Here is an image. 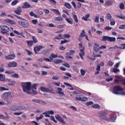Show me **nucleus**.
Here are the masks:
<instances>
[{"label":"nucleus","instance_id":"43","mask_svg":"<svg viewBox=\"0 0 125 125\" xmlns=\"http://www.w3.org/2000/svg\"><path fill=\"white\" fill-rule=\"evenodd\" d=\"M116 47H118V48H119V49H125V44H122L121 45L120 47L116 46Z\"/></svg>","mask_w":125,"mask_h":125},{"label":"nucleus","instance_id":"34","mask_svg":"<svg viewBox=\"0 0 125 125\" xmlns=\"http://www.w3.org/2000/svg\"><path fill=\"white\" fill-rule=\"evenodd\" d=\"M108 42H116V38L109 37Z\"/></svg>","mask_w":125,"mask_h":125},{"label":"nucleus","instance_id":"41","mask_svg":"<svg viewBox=\"0 0 125 125\" xmlns=\"http://www.w3.org/2000/svg\"><path fill=\"white\" fill-rule=\"evenodd\" d=\"M4 90H9V89L6 88L3 86H0V91H3Z\"/></svg>","mask_w":125,"mask_h":125},{"label":"nucleus","instance_id":"14","mask_svg":"<svg viewBox=\"0 0 125 125\" xmlns=\"http://www.w3.org/2000/svg\"><path fill=\"white\" fill-rule=\"evenodd\" d=\"M14 12L17 14V15H20L21 12H22V8L21 7L19 6L16 10H15Z\"/></svg>","mask_w":125,"mask_h":125},{"label":"nucleus","instance_id":"37","mask_svg":"<svg viewBox=\"0 0 125 125\" xmlns=\"http://www.w3.org/2000/svg\"><path fill=\"white\" fill-rule=\"evenodd\" d=\"M63 20V19L61 17H57L55 18V21H62Z\"/></svg>","mask_w":125,"mask_h":125},{"label":"nucleus","instance_id":"12","mask_svg":"<svg viewBox=\"0 0 125 125\" xmlns=\"http://www.w3.org/2000/svg\"><path fill=\"white\" fill-rule=\"evenodd\" d=\"M75 51L74 50H70L69 52L66 53L67 58L69 59H73V57L70 56V55H74V53H75Z\"/></svg>","mask_w":125,"mask_h":125},{"label":"nucleus","instance_id":"62","mask_svg":"<svg viewBox=\"0 0 125 125\" xmlns=\"http://www.w3.org/2000/svg\"><path fill=\"white\" fill-rule=\"evenodd\" d=\"M87 98L86 97H83V98H82V102H85V101H87Z\"/></svg>","mask_w":125,"mask_h":125},{"label":"nucleus","instance_id":"54","mask_svg":"<svg viewBox=\"0 0 125 125\" xmlns=\"http://www.w3.org/2000/svg\"><path fill=\"white\" fill-rule=\"evenodd\" d=\"M115 24H116V22H115V20L114 19L111 20V21H110L111 26H114Z\"/></svg>","mask_w":125,"mask_h":125},{"label":"nucleus","instance_id":"23","mask_svg":"<svg viewBox=\"0 0 125 125\" xmlns=\"http://www.w3.org/2000/svg\"><path fill=\"white\" fill-rule=\"evenodd\" d=\"M110 37L104 36L102 38V41L103 42H109Z\"/></svg>","mask_w":125,"mask_h":125},{"label":"nucleus","instance_id":"7","mask_svg":"<svg viewBox=\"0 0 125 125\" xmlns=\"http://www.w3.org/2000/svg\"><path fill=\"white\" fill-rule=\"evenodd\" d=\"M11 111H13V112H16V111H22L24 110V107L21 106H13L10 108Z\"/></svg>","mask_w":125,"mask_h":125},{"label":"nucleus","instance_id":"32","mask_svg":"<svg viewBox=\"0 0 125 125\" xmlns=\"http://www.w3.org/2000/svg\"><path fill=\"white\" fill-rule=\"evenodd\" d=\"M33 42L32 41H26V43H27V46L29 47H31L32 45H33Z\"/></svg>","mask_w":125,"mask_h":125},{"label":"nucleus","instance_id":"26","mask_svg":"<svg viewBox=\"0 0 125 125\" xmlns=\"http://www.w3.org/2000/svg\"><path fill=\"white\" fill-rule=\"evenodd\" d=\"M105 18H106L107 20H109V21H112V16L110 13H107L106 14V16Z\"/></svg>","mask_w":125,"mask_h":125},{"label":"nucleus","instance_id":"59","mask_svg":"<svg viewBox=\"0 0 125 125\" xmlns=\"http://www.w3.org/2000/svg\"><path fill=\"white\" fill-rule=\"evenodd\" d=\"M32 23L34 24V25H36L38 23V20H32L31 21Z\"/></svg>","mask_w":125,"mask_h":125},{"label":"nucleus","instance_id":"15","mask_svg":"<svg viewBox=\"0 0 125 125\" xmlns=\"http://www.w3.org/2000/svg\"><path fill=\"white\" fill-rule=\"evenodd\" d=\"M42 48V46L41 45H39L38 46H35L34 47V51L35 53V54H38V52L37 51H40L41 49Z\"/></svg>","mask_w":125,"mask_h":125},{"label":"nucleus","instance_id":"1","mask_svg":"<svg viewBox=\"0 0 125 125\" xmlns=\"http://www.w3.org/2000/svg\"><path fill=\"white\" fill-rule=\"evenodd\" d=\"M38 86V84L34 83L32 86V83L31 82H26V83H21V86L23 88V91L24 92H26L28 94H34V95H36V94H38V92L37 91H35L34 89H37L36 86ZM31 87H32L33 89L32 90V92H31Z\"/></svg>","mask_w":125,"mask_h":125},{"label":"nucleus","instance_id":"5","mask_svg":"<svg viewBox=\"0 0 125 125\" xmlns=\"http://www.w3.org/2000/svg\"><path fill=\"white\" fill-rule=\"evenodd\" d=\"M99 117L101 119V120H104L107 121V116H108V113L104 111H100L99 112Z\"/></svg>","mask_w":125,"mask_h":125},{"label":"nucleus","instance_id":"10","mask_svg":"<svg viewBox=\"0 0 125 125\" xmlns=\"http://www.w3.org/2000/svg\"><path fill=\"white\" fill-rule=\"evenodd\" d=\"M8 67L9 68H15L17 67V62H10L8 64Z\"/></svg>","mask_w":125,"mask_h":125},{"label":"nucleus","instance_id":"13","mask_svg":"<svg viewBox=\"0 0 125 125\" xmlns=\"http://www.w3.org/2000/svg\"><path fill=\"white\" fill-rule=\"evenodd\" d=\"M72 16L75 23H79V19H78V16H77V13L73 12L72 13Z\"/></svg>","mask_w":125,"mask_h":125},{"label":"nucleus","instance_id":"52","mask_svg":"<svg viewBox=\"0 0 125 125\" xmlns=\"http://www.w3.org/2000/svg\"><path fill=\"white\" fill-rule=\"evenodd\" d=\"M66 42H69V41L67 40H64L61 41L60 44H63V43H66Z\"/></svg>","mask_w":125,"mask_h":125},{"label":"nucleus","instance_id":"27","mask_svg":"<svg viewBox=\"0 0 125 125\" xmlns=\"http://www.w3.org/2000/svg\"><path fill=\"white\" fill-rule=\"evenodd\" d=\"M5 103L6 105H9V104H11L12 103V100L11 99H6V100L5 101Z\"/></svg>","mask_w":125,"mask_h":125},{"label":"nucleus","instance_id":"6","mask_svg":"<svg viewBox=\"0 0 125 125\" xmlns=\"http://www.w3.org/2000/svg\"><path fill=\"white\" fill-rule=\"evenodd\" d=\"M40 90L41 91H42L43 92H46L47 93H53V89H52V88L50 89L49 88L42 86L40 87Z\"/></svg>","mask_w":125,"mask_h":125},{"label":"nucleus","instance_id":"56","mask_svg":"<svg viewBox=\"0 0 125 125\" xmlns=\"http://www.w3.org/2000/svg\"><path fill=\"white\" fill-rule=\"evenodd\" d=\"M49 2H50V3H53L54 5H55L56 4V2L55 0H48Z\"/></svg>","mask_w":125,"mask_h":125},{"label":"nucleus","instance_id":"45","mask_svg":"<svg viewBox=\"0 0 125 125\" xmlns=\"http://www.w3.org/2000/svg\"><path fill=\"white\" fill-rule=\"evenodd\" d=\"M32 39L33 40L32 42H33L34 43H37V42H38V40L37 39V38H36L35 36H32Z\"/></svg>","mask_w":125,"mask_h":125},{"label":"nucleus","instance_id":"20","mask_svg":"<svg viewBox=\"0 0 125 125\" xmlns=\"http://www.w3.org/2000/svg\"><path fill=\"white\" fill-rule=\"evenodd\" d=\"M30 7H31V5H30L28 2H25L22 8H30Z\"/></svg>","mask_w":125,"mask_h":125},{"label":"nucleus","instance_id":"25","mask_svg":"<svg viewBox=\"0 0 125 125\" xmlns=\"http://www.w3.org/2000/svg\"><path fill=\"white\" fill-rule=\"evenodd\" d=\"M58 56L57 55H55L54 53H52L49 57V58L51 60H53V58H57Z\"/></svg>","mask_w":125,"mask_h":125},{"label":"nucleus","instance_id":"31","mask_svg":"<svg viewBox=\"0 0 125 125\" xmlns=\"http://www.w3.org/2000/svg\"><path fill=\"white\" fill-rule=\"evenodd\" d=\"M58 37H56L54 39H55V40H58V41H60V40H62L63 37H62V34H59Z\"/></svg>","mask_w":125,"mask_h":125},{"label":"nucleus","instance_id":"22","mask_svg":"<svg viewBox=\"0 0 125 125\" xmlns=\"http://www.w3.org/2000/svg\"><path fill=\"white\" fill-rule=\"evenodd\" d=\"M117 120L116 116H112L109 117V122H114V121H116Z\"/></svg>","mask_w":125,"mask_h":125},{"label":"nucleus","instance_id":"47","mask_svg":"<svg viewBox=\"0 0 125 125\" xmlns=\"http://www.w3.org/2000/svg\"><path fill=\"white\" fill-rule=\"evenodd\" d=\"M6 22H7V23H9L11 25H13L14 24L13 21L11 20H6Z\"/></svg>","mask_w":125,"mask_h":125},{"label":"nucleus","instance_id":"33","mask_svg":"<svg viewBox=\"0 0 125 125\" xmlns=\"http://www.w3.org/2000/svg\"><path fill=\"white\" fill-rule=\"evenodd\" d=\"M91 107H92V108H94V109H99L100 108V105H99V104H92L91 105Z\"/></svg>","mask_w":125,"mask_h":125},{"label":"nucleus","instance_id":"36","mask_svg":"<svg viewBox=\"0 0 125 125\" xmlns=\"http://www.w3.org/2000/svg\"><path fill=\"white\" fill-rule=\"evenodd\" d=\"M112 4H113V1H112L107 0L105 2V5H108V6H110V5H112Z\"/></svg>","mask_w":125,"mask_h":125},{"label":"nucleus","instance_id":"61","mask_svg":"<svg viewBox=\"0 0 125 125\" xmlns=\"http://www.w3.org/2000/svg\"><path fill=\"white\" fill-rule=\"evenodd\" d=\"M71 4H72L74 8H77V5H76V2H75V1H72L71 2Z\"/></svg>","mask_w":125,"mask_h":125},{"label":"nucleus","instance_id":"4","mask_svg":"<svg viewBox=\"0 0 125 125\" xmlns=\"http://www.w3.org/2000/svg\"><path fill=\"white\" fill-rule=\"evenodd\" d=\"M0 28L1 29L0 33L3 35H4L5 34H7L8 32L10 31L9 27L6 25H1L0 26Z\"/></svg>","mask_w":125,"mask_h":125},{"label":"nucleus","instance_id":"40","mask_svg":"<svg viewBox=\"0 0 125 125\" xmlns=\"http://www.w3.org/2000/svg\"><path fill=\"white\" fill-rule=\"evenodd\" d=\"M54 63H56V64H60V63H62V62H63V61L61 60H56L54 61Z\"/></svg>","mask_w":125,"mask_h":125},{"label":"nucleus","instance_id":"19","mask_svg":"<svg viewBox=\"0 0 125 125\" xmlns=\"http://www.w3.org/2000/svg\"><path fill=\"white\" fill-rule=\"evenodd\" d=\"M58 93L60 94V95H62V96H65V94L64 93V92H62V90H63V89H62V88H58Z\"/></svg>","mask_w":125,"mask_h":125},{"label":"nucleus","instance_id":"60","mask_svg":"<svg viewBox=\"0 0 125 125\" xmlns=\"http://www.w3.org/2000/svg\"><path fill=\"white\" fill-rule=\"evenodd\" d=\"M63 37L66 39H69L71 37V36L69 34H64Z\"/></svg>","mask_w":125,"mask_h":125},{"label":"nucleus","instance_id":"21","mask_svg":"<svg viewBox=\"0 0 125 125\" xmlns=\"http://www.w3.org/2000/svg\"><path fill=\"white\" fill-rule=\"evenodd\" d=\"M80 52L81 53L79 54V56H80L81 58L82 59H83V57L84 56V50H83V49H80Z\"/></svg>","mask_w":125,"mask_h":125},{"label":"nucleus","instance_id":"29","mask_svg":"<svg viewBox=\"0 0 125 125\" xmlns=\"http://www.w3.org/2000/svg\"><path fill=\"white\" fill-rule=\"evenodd\" d=\"M85 31L84 30H83L81 33H80V35L79 36V38L80 39H82V38H83V37H85Z\"/></svg>","mask_w":125,"mask_h":125},{"label":"nucleus","instance_id":"51","mask_svg":"<svg viewBox=\"0 0 125 125\" xmlns=\"http://www.w3.org/2000/svg\"><path fill=\"white\" fill-rule=\"evenodd\" d=\"M12 78H15L16 79H18L19 78V75L17 73H15L13 75H12Z\"/></svg>","mask_w":125,"mask_h":125},{"label":"nucleus","instance_id":"8","mask_svg":"<svg viewBox=\"0 0 125 125\" xmlns=\"http://www.w3.org/2000/svg\"><path fill=\"white\" fill-rule=\"evenodd\" d=\"M19 24L21 26H22V27H24V28H28L30 25L29 24V23H27V22L24 21H19Z\"/></svg>","mask_w":125,"mask_h":125},{"label":"nucleus","instance_id":"55","mask_svg":"<svg viewBox=\"0 0 125 125\" xmlns=\"http://www.w3.org/2000/svg\"><path fill=\"white\" fill-rule=\"evenodd\" d=\"M85 70H83V69H81V75L82 76H84V75H85Z\"/></svg>","mask_w":125,"mask_h":125},{"label":"nucleus","instance_id":"35","mask_svg":"<svg viewBox=\"0 0 125 125\" xmlns=\"http://www.w3.org/2000/svg\"><path fill=\"white\" fill-rule=\"evenodd\" d=\"M65 20L69 24H73V21H72L71 19H70L68 18H66Z\"/></svg>","mask_w":125,"mask_h":125},{"label":"nucleus","instance_id":"46","mask_svg":"<svg viewBox=\"0 0 125 125\" xmlns=\"http://www.w3.org/2000/svg\"><path fill=\"white\" fill-rule=\"evenodd\" d=\"M119 8H120V9H122V10L125 9V5L124 4V3H121L119 5Z\"/></svg>","mask_w":125,"mask_h":125},{"label":"nucleus","instance_id":"30","mask_svg":"<svg viewBox=\"0 0 125 125\" xmlns=\"http://www.w3.org/2000/svg\"><path fill=\"white\" fill-rule=\"evenodd\" d=\"M64 6L66 7V8H68V9H71L72 8V6L69 3L65 2L64 3Z\"/></svg>","mask_w":125,"mask_h":125},{"label":"nucleus","instance_id":"39","mask_svg":"<svg viewBox=\"0 0 125 125\" xmlns=\"http://www.w3.org/2000/svg\"><path fill=\"white\" fill-rule=\"evenodd\" d=\"M116 17L117 18H120V19H125V16L123 15H120V16L117 15L116 16Z\"/></svg>","mask_w":125,"mask_h":125},{"label":"nucleus","instance_id":"3","mask_svg":"<svg viewBox=\"0 0 125 125\" xmlns=\"http://www.w3.org/2000/svg\"><path fill=\"white\" fill-rule=\"evenodd\" d=\"M13 93L12 92H5L1 95L2 98L4 99H11L13 97Z\"/></svg>","mask_w":125,"mask_h":125},{"label":"nucleus","instance_id":"57","mask_svg":"<svg viewBox=\"0 0 125 125\" xmlns=\"http://www.w3.org/2000/svg\"><path fill=\"white\" fill-rule=\"evenodd\" d=\"M93 104V102L90 101L89 102H87L86 104V106H90V105H92Z\"/></svg>","mask_w":125,"mask_h":125},{"label":"nucleus","instance_id":"58","mask_svg":"<svg viewBox=\"0 0 125 125\" xmlns=\"http://www.w3.org/2000/svg\"><path fill=\"white\" fill-rule=\"evenodd\" d=\"M14 71H5L6 74H8V75H11V74H14Z\"/></svg>","mask_w":125,"mask_h":125},{"label":"nucleus","instance_id":"28","mask_svg":"<svg viewBox=\"0 0 125 125\" xmlns=\"http://www.w3.org/2000/svg\"><path fill=\"white\" fill-rule=\"evenodd\" d=\"M89 14L86 15L84 17H82V20H84V21H87L88 19L89 18Z\"/></svg>","mask_w":125,"mask_h":125},{"label":"nucleus","instance_id":"2","mask_svg":"<svg viewBox=\"0 0 125 125\" xmlns=\"http://www.w3.org/2000/svg\"><path fill=\"white\" fill-rule=\"evenodd\" d=\"M124 89H123L120 86H114L112 90V93L113 94H118L121 95H125V92L123 91Z\"/></svg>","mask_w":125,"mask_h":125},{"label":"nucleus","instance_id":"9","mask_svg":"<svg viewBox=\"0 0 125 125\" xmlns=\"http://www.w3.org/2000/svg\"><path fill=\"white\" fill-rule=\"evenodd\" d=\"M15 57H16L15 54H13L5 56V59H6V60H13V59H15Z\"/></svg>","mask_w":125,"mask_h":125},{"label":"nucleus","instance_id":"48","mask_svg":"<svg viewBox=\"0 0 125 125\" xmlns=\"http://www.w3.org/2000/svg\"><path fill=\"white\" fill-rule=\"evenodd\" d=\"M22 113H23V112L20 111L19 112H14V115L16 116H20V115H22Z\"/></svg>","mask_w":125,"mask_h":125},{"label":"nucleus","instance_id":"16","mask_svg":"<svg viewBox=\"0 0 125 125\" xmlns=\"http://www.w3.org/2000/svg\"><path fill=\"white\" fill-rule=\"evenodd\" d=\"M32 102H35V103H38L39 104H41L42 105H44V104H45V102L41 101V100H37V99H33L32 100Z\"/></svg>","mask_w":125,"mask_h":125},{"label":"nucleus","instance_id":"44","mask_svg":"<svg viewBox=\"0 0 125 125\" xmlns=\"http://www.w3.org/2000/svg\"><path fill=\"white\" fill-rule=\"evenodd\" d=\"M112 72H113L115 74H117V73H118V72H120V69H119L118 68H113L112 69Z\"/></svg>","mask_w":125,"mask_h":125},{"label":"nucleus","instance_id":"42","mask_svg":"<svg viewBox=\"0 0 125 125\" xmlns=\"http://www.w3.org/2000/svg\"><path fill=\"white\" fill-rule=\"evenodd\" d=\"M0 81L1 82H4L5 81V78L3 77V75L2 74H0Z\"/></svg>","mask_w":125,"mask_h":125},{"label":"nucleus","instance_id":"17","mask_svg":"<svg viewBox=\"0 0 125 125\" xmlns=\"http://www.w3.org/2000/svg\"><path fill=\"white\" fill-rule=\"evenodd\" d=\"M7 81L8 82L9 85H14L16 83L15 81H13L10 79H7Z\"/></svg>","mask_w":125,"mask_h":125},{"label":"nucleus","instance_id":"24","mask_svg":"<svg viewBox=\"0 0 125 125\" xmlns=\"http://www.w3.org/2000/svg\"><path fill=\"white\" fill-rule=\"evenodd\" d=\"M29 15H30L32 17H35V18H39V16H38V15L34 13V12L31 11L29 13Z\"/></svg>","mask_w":125,"mask_h":125},{"label":"nucleus","instance_id":"11","mask_svg":"<svg viewBox=\"0 0 125 125\" xmlns=\"http://www.w3.org/2000/svg\"><path fill=\"white\" fill-rule=\"evenodd\" d=\"M55 118L58 121L62 123V124H63V125H65L66 124L65 121H64V120L62 119V117H61V116H60L59 114H57V116H55Z\"/></svg>","mask_w":125,"mask_h":125},{"label":"nucleus","instance_id":"38","mask_svg":"<svg viewBox=\"0 0 125 125\" xmlns=\"http://www.w3.org/2000/svg\"><path fill=\"white\" fill-rule=\"evenodd\" d=\"M94 23H99V15L96 16Z\"/></svg>","mask_w":125,"mask_h":125},{"label":"nucleus","instance_id":"53","mask_svg":"<svg viewBox=\"0 0 125 125\" xmlns=\"http://www.w3.org/2000/svg\"><path fill=\"white\" fill-rule=\"evenodd\" d=\"M120 30H123L125 29V24H122L119 27Z\"/></svg>","mask_w":125,"mask_h":125},{"label":"nucleus","instance_id":"18","mask_svg":"<svg viewBox=\"0 0 125 125\" xmlns=\"http://www.w3.org/2000/svg\"><path fill=\"white\" fill-rule=\"evenodd\" d=\"M100 46V45H99V44H98L97 43H95L94 46L93 47V49H94V51H98V50H99V49H100V48H99Z\"/></svg>","mask_w":125,"mask_h":125},{"label":"nucleus","instance_id":"64","mask_svg":"<svg viewBox=\"0 0 125 125\" xmlns=\"http://www.w3.org/2000/svg\"><path fill=\"white\" fill-rule=\"evenodd\" d=\"M107 65L108 66H110V67H112V66L113 65H114V63H113V62H112V61H109L108 63H107Z\"/></svg>","mask_w":125,"mask_h":125},{"label":"nucleus","instance_id":"49","mask_svg":"<svg viewBox=\"0 0 125 125\" xmlns=\"http://www.w3.org/2000/svg\"><path fill=\"white\" fill-rule=\"evenodd\" d=\"M18 3V0H15L12 2L11 4L13 6L16 5L17 3Z\"/></svg>","mask_w":125,"mask_h":125},{"label":"nucleus","instance_id":"50","mask_svg":"<svg viewBox=\"0 0 125 125\" xmlns=\"http://www.w3.org/2000/svg\"><path fill=\"white\" fill-rule=\"evenodd\" d=\"M53 11L56 13V14H58V15H60V12L59 11V10H58V9H53Z\"/></svg>","mask_w":125,"mask_h":125},{"label":"nucleus","instance_id":"63","mask_svg":"<svg viewBox=\"0 0 125 125\" xmlns=\"http://www.w3.org/2000/svg\"><path fill=\"white\" fill-rule=\"evenodd\" d=\"M26 51L27 52V54L28 55H32V54H33V53H32V52H31V51L28 50V49H26Z\"/></svg>","mask_w":125,"mask_h":125}]
</instances>
